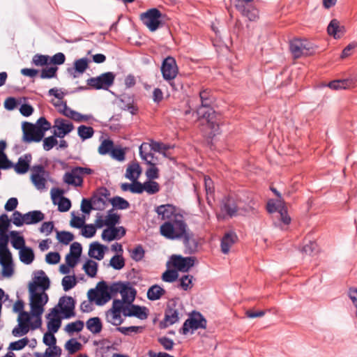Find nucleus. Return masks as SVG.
<instances>
[{
	"instance_id": "nucleus-39",
	"label": "nucleus",
	"mask_w": 357,
	"mask_h": 357,
	"mask_svg": "<svg viewBox=\"0 0 357 357\" xmlns=\"http://www.w3.org/2000/svg\"><path fill=\"white\" fill-rule=\"evenodd\" d=\"M120 100L124 104L123 109L129 111L132 114L136 113L137 109L134 106V98L132 96L123 93L121 95Z\"/></svg>"
},
{
	"instance_id": "nucleus-32",
	"label": "nucleus",
	"mask_w": 357,
	"mask_h": 357,
	"mask_svg": "<svg viewBox=\"0 0 357 357\" xmlns=\"http://www.w3.org/2000/svg\"><path fill=\"white\" fill-rule=\"evenodd\" d=\"M0 265L2 266V275L6 278H10L14 273L13 266L12 254L10 259L6 255H0Z\"/></svg>"
},
{
	"instance_id": "nucleus-57",
	"label": "nucleus",
	"mask_w": 357,
	"mask_h": 357,
	"mask_svg": "<svg viewBox=\"0 0 357 357\" xmlns=\"http://www.w3.org/2000/svg\"><path fill=\"white\" fill-rule=\"evenodd\" d=\"M61 283L63 290L65 291H67L73 288L76 285L75 276H65L64 278H63Z\"/></svg>"
},
{
	"instance_id": "nucleus-42",
	"label": "nucleus",
	"mask_w": 357,
	"mask_h": 357,
	"mask_svg": "<svg viewBox=\"0 0 357 357\" xmlns=\"http://www.w3.org/2000/svg\"><path fill=\"white\" fill-rule=\"evenodd\" d=\"M83 269L89 277L94 278L98 271V263L92 259H87L83 265Z\"/></svg>"
},
{
	"instance_id": "nucleus-45",
	"label": "nucleus",
	"mask_w": 357,
	"mask_h": 357,
	"mask_svg": "<svg viewBox=\"0 0 357 357\" xmlns=\"http://www.w3.org/2000/svg\"><path fill=\"white\" fill-rule=\"evenodd\" d=\"M148 149V143H142L139 146V155L142 160H145L146 162L151 166H153L154 163L152 162V160L154 158L153 153H146Z\"/></svg>"
},
{
	"instance_id": "nucleus-27",
	"label": "nucleus",
	"mask_w": 357,
	"mask_h": 357,
	"mask_svg": "<svg viewBox=\"0 0 357 357\" xmlns=\"http://www.w3.org/2000/svg\"><path fill=\"white\" fill-rule=\"evenodd\" d=\"M63 181L68 185L75 187H80L83 185V178L79 176L75 167H73L70 172H66L63 177Z\"/></svg>"
},
{
	"instance_id": "nucleus-21",
	"label": "nucleus",
	"mask_w": 357,
	"mask_h": 357,
	"mask_svg": "<svg viewBox=\"0 0 357 357\" xmlns=\"http://www.w3.org/2000/svg\"><path fill=\"white\" fill-rule=\"evenodd\" d=\"M63 192L62 190L53 188L51 190V197L54 204H56V198L59 197L58 210L60 212H66L69 211L71 207V202L68 198L62 196Z\"/></svg>"
},
{
	"instance_id": "nucleus-1",
	"label": "nucleus",
	"mask_w": 357,
	"mask_h": 357,
	"mask_svg": "<svg viewBox=\"0 0 357 357\" xmlns=\"http://www.w3.org/2000/svg\"><path fill=\"white\" fill-rule=\"evenodd\" d=\"M75 301L73 297H61L58 304L46 315L47 330L43 335H54L61 326L62 319H69L75 316Z\"/></svg>"
},
{
	"instance_id": "nucleus-34",
	"label": "nucleus",
	"mask_w": 357,
	"mask_h": 357,
	"mask_svg": "<svg viewBox=\"0 0 357 357\" xmlns=\"http://www.w3.org/2000/svg\"><path fill=\"white\" fill-rule=\"evenodd\" d=\"M142 174V168L138 162L130 164L125 174V177L130 181H135L139 178Z\"/></svg>"
},
{
	"instance_id": "nucleus-9",
	"label": "nucleus",
	"mask_w": 357,
	"mask_h": 357,
	"mask_svg": "<svg viewBox=\"0 0 357 357\" xmlns=\"http://www.w3.org/2000/svg\"><path fill=\"white\" fill-rule=\"evenodd\" d=\"M207 321L199 312L192 311L189 314L188 318L185 321L181 331L184 335L188 333H193L199 328H206Z\"/></svg>"
},
{
	"instance_id": "nucleus-11",
	"label": "nucleus",
	"mask_w": 357,
	"mask_h": 357,
	"mask_svg": "<svg viewBox=\"0 0 357 357\" xmlns=\"http://www.w3.org/2000/svg\"><path fill=\"white\" fill-rule=\"evenodd\" d=\"M31 181L38 190L43 191L46 189L47 179L50 173L45 170L42 165H36L31 168Z\"/></svg>"
},
{
	"instance_id": "nucleus-19",
	"label": "nucleus",
	"mask_w": 357,
	"mask_h": 357,
	"mask_svg": "<svg viewBox=\"0 0 357 357\" xmlns=\"http://www.w3.org/2000/svg\"><path fill=\"white\" fill-rule=\"evenodd\" d=\"M120 294L122 299H119V301L121 302L123 306H125L134 302L137 295V290L132 286L130 282H123Z\"/></svg>"
},
{
	"instance_id": "nucleus-31",
	"label": "nucleus",
	"mask_w": 357,
	"mask_h": 357,
	"mask_svg": "<svg viewBox=\"0 0 357 357\" xmlns=\"http://www.w3.org/2000/svg\"><path fill=\"white\" fill-rule=\"evenodd\" d=\"M243 1H239L236 5V8L241 12L242 15L247 17L250 21H255L258 18V10L250 5H243Z\"/></svg>"
},
{
	"instance_id": "nucleus-33",
	"label": "nucleus",
	"mask_w": 357,
	"mask_h": 357,
	"mask_svg": "<svg viewBox=\"0 0 357 357\" xmlns=\"http://www.w3.org/2000/svg\"><path fill=\"white\" fill-rule=\"evenodd\" d=\"M238 237L234 232L226 233L221 240V250L224 254L229 252L230 248L235 243Z\"/></svg>"
},
{
	"instance_id": "nucleus-20",
	"label": "nucleus",
	"mask_w": 357,
	"mask_h": 357,
	"mask_svg": "<svg viewBox=\"0 0 357 357\" xmlns=\"http://www.w3.org/2000/svg\"><path fill=\"white\" fill-rule=\"evenodd\" d=\"M54 127L58 130H54V135L59 138L64 137V136L70 133L74 129V126L71 122L61 118L55 119Z\"/></svg>"
},
{
	"instance_id": "nucleus-22",
	"label": "nucleus",
	"mask_w": 357,
	"mask_h": 357,
	"mask_svg": "<svg viewBox=\"0 0 357 357\" xmlns=\"http://www.w3.org/2000/svg\"><path fill=\"white\" fill-rule=\"evenodd\" d=\"M32 284L35 285V291H37V288L40 287L43 290V291L45 292V291L47 290L50 288V280L49 278L46 275L45 271L43 270H40L35 272L33 281L29 283V289L32 286Z\"/></svg>"
},
{
	"instance_id": "nucleus-17",
	"label": "nucleus",
	"mask_w": 357,
	"mask_h": 357,
	"mask_svg": "<svg viewBox=\"0 0 357 357\" xmlns=\"http://www.w3.org/2000/svg\"><path fill=\"white\" fill-rule=\"evenodd\" d=\"M193 257H183L181 255H172L171 263L172 266L181 272H188L195 264Z\"/></svg>"
},
{
	"instance_id": "nucleus-37",
	"label": "nucleus",
	"mask_w": 357,
	"mask_h": 357,
	"mask_svg": "<svg viewBox=\"0 0 357 357\" xmlns=\"http://www.w3.org/2000/svg\"><path fill=\"white\" fill-rule=\"evenodd\" d=\"M165 290L158 284H153L147 291V298L150 301L159 300L165 294Z\"/></svg>"
},
{
	"instance_id": "nucleus-26",
	"label": "nucleus",
	"mask_w": 357,
	"mask_h": 357,
	"mask_svg": "<svg viewBox=\"0 0 357 357\" xmlns=\"http://www.w3.org/2000/svg\"><path fill=\"white\" fill-rule=\"evenodd\" d=\"M32 160L31 153H26L23 156L19 158L17 162L13 165L15 171L18 174H24L26 173L30 167V163Z\"/></svg>"
},
{
	"instance_id": "nucleus-52",
	"label": "nucleus",
	"mask_w": 357,
	"mask_h": 357,
	"mask_svg": "<svg viewBox=\"0 0 357 357\" xmlns=\"http://www.w3.org/2000/svg\"><path fill=\"white\" fill-rule=\"evenodd\" d=\"M113 209H110L107 211V215L106 216V226L109 228L119 224L120 222V215L117 213H112Z\"/></svg>"
},
{
	"instance_id": "nucleus-61",
	"label": "nucleus",
	"mask_w": 357,
	"mask_h": 357,
	"mask_svg": "<svg viewBox=\"0 0 357 357\" xmlns=\"http://www.w3.org/2000/svg\"><path fill=\"white\" fill-rule=\"evenodd\" d=\"M178 277L176 270H167L162 273V279L167 282H173Z\"/></svg>"
},
{
	"instance_id": "nucleus-30",
	"label": "nucleus",
	"mask_w": 357,
	"mask_h": 357,
	"mask_svg": "<svg viewBox=\"0 0 357 357\" xmlns=\"http://www.w3.org/2000/svg\"><path fill=\"white\" fill-rule=\"evenodd\" d=\"M178 320V312L176 309L168 307L165 310V318L160 323V328H166Z\"/></svg>"
},
{
	"instance_id": "nucleus-16",
	"label": "nucleus",
	"mask_w": 357,
	"mask_h": 357,
	"mask_svg": "<svg viewBox=\"0 0 357 357\" xmlns=\"http://www.w3.org/2000/svg\"><path fill=\"white\" fill-rule=\"evenodd\" d=\"M110 195L109 190L105 187L100 188L93 192L91 199L93 204L94 210L102 211L107 206V200Z\"/></svg>"
},
{
	"instance_id": "nucleus-44",
	"label": "nucleus",
	"mask_w": 357,
	"mask_h": 357,
	"mask_svg": "<svg viewBox=\"0 0 357 357\" xmlns=\"http://www.w3.org/2000/svg\"><path fill=\"white\" fill-rule=\"evenodd\" d=\"M94 130L91 126L81 125L77 128V135L82 141H85L93 136Z\"/></svg>"
},
{
	"instance_id": "nucleus-3",
	"label": "nucleus",
	"mask_w": 357,
	"mask_h": 357,
	"mask_svg": "<svg viewBox=\"0 0 357 357\" xmlns=\"http://www.w3.org/2000/svg\"><path fill=\"white\" fill-rule=\"evenodd\" d=\"M35 285L29 288L31 314L34 320L32 322V330L41 327V316L44 312V306L48 302V295L45 292L38 293L34 290Z\"/></svg>"
},
{
	"instance_id": "nucleus-40",
	"label": "nucleus",
	"mask_w": 357,
	"mask_h": 357,
	"mask_svg": "<svg viewBox=\"0 0 357 357\" xmlns=\"http://www.w3.org/2000/svg\"><path fill=\"white\" fill-rule=\"evenodd\" d=\"M10 236L11 237V244L15 249L20 250L26 247L24 237L19 236L16 231H10Z\"/></svg>"
},
{
	"instance_id": "nucleus-53",
	"label": "nucleus",
	"mask_w": 357,
	"mask_h": 357,
	"mask_svg": "<svg viewBox=\"0 0 357 357\" xmlns=\"http://www.w3.org/2000/svg\"><path fill=\"white\" fill-rule=\"evenodd\" d=\"M144 191L149 195H153L159 192L160 185L156 181H148L144 183Z\"/></svg>"
},
{
	"instance_id": "nucleus-23",
	"label": "nucleus",
	"mask_w": 357,
	"mask_h": 357,
	"mask_svg": "<svg viewBox=\"0 0 357 357\" xmlns=\"http://www.w3.org/2000/svg\"><path fill=\"white\" fill-rule=\"evenodd\" d=\"M155 212L160 217L161 220L167 221L174 220L176 215H182L176 212V206L172 204H164L157 206Z\"/></svg>"
},
{
	"instance_id": "nucleus-8",
	"label": "nucleus",
	"mask_w": 357,
	"mask_h": 357,
	"mask_svg": "<svg viewBox=\"0 0 357 357\" xmlns=\"http://www.w3.org/2000/svg\"><path fill=\"white\" fill-rule=\"evenodd\" d=\"M109 287L104 280L97 284L96 289H91L87 294L88 299L94 301L97 305H103L110 300Z\"/></svg>"
},
{
	"instance_id": "nucleus-14",
	"label": "nucleus",
	"mask_w": 357,
	"mask_h": 357,
	"mask_svg": "<svg viewBox=\"0 0 357 357\" xmlns=\"http://www.w3.org/2000/svg\"><path fill=\"white\" fill-rule=\"evenodd\" d=\"M22 132V140L26 143H31L33 142H39L44 137L43 131L37 128L36 125L29 122L25 121L23 123Z\"/></svg>"
},
{
	"instance_id": "nucleus-62",
	"label": "nucleus",
	"mask_w": 357,
	"mask_h": 357,
	"mask_svg": "<svg viewBox=\"0 0 357 357\" xmlns=\"http://www.w3.org/2000/svg\"><path fill=\"white\" fill-rule=\"evenodd\" d=\"M35 125L41 131H43V135H45V132L51 128L50 123L43 116L40 117Z\"/></svg>"
},
{
	"instance_id": "nucleus-4",
	"label": "nucleus",
	"mask_w": 357,
	"mask_h": 357,
	"mask_svg": "<svg viewBox=\"0 0 357 357\" xmlns=\"http://www.w3.org/2000/svg\"><path fill=\"white\" fill-rule=\"evenodd\" d=\"M188 225L183 215H176L174 220L165 221L160 227V234L167 239L181 238L187 231Z\"/></svg>"
},
{
	"instance_id": "nucleus-28",
	"label": "nucleus",
	"mask_w": 357,
	"mask_h": 357,
	"mask_svg": "<svg viewBox=\"0 0 357 357\" xmlns=\"http://www.w3.org/2000/svg\"><path fill=\"white\" fill-rule=\"evenodd\" d=\"M328 33L332 36L335 39L341 38L345 33V27L340 24V22L337 19H333L328 27Z\"/></svg>"
},
{
	"instance_id": "nucleus-6",
	"label": "nucleus",
	"mask_w": 357,
	"mask_h": 357,
	"mask_svg": "<svg viewBox=\"0 0 357 357\" xmlns=\"http://www.w3.org/2000/svg\"><path fill=\"white\" fill-rule=\"evenodd\" d=\"M238 215L239 206L237 199L231 195L223 197L220 203V213L217 215L218 219L232 218Z\"/></svg>"
},
{
	"instance_id": "nucleus-54",
	"label": "nucleus",
	"mask_w": 357,
	"mask_h": 357,
	"mask_svg": "<svg viewBox=\"0 0 357 357\" xmlns=\"http://www.w3.org/2000/svg\"><path fill=\"white\" fill-rule=\"evenodd\" d=\"M82 348V344L75 338L69 340L66 344V349L70 354H75L79 351Z\"/></svg>"
},
{
	"instance_id": "nucleus-35",
	"label": "nucleus",
	"mask_w": 357,
	"mask_h": 357,
	"mask_svg": "<svg viewBox=\"0 0 357 357\" xmlns=\"http://www.w3.org/2000/svg\"><path fill=\"white\" fill-rule=\"evenodd\" d=\"M24 222L26 225L36 224L45 218V215L40 211H31L24 214Z\"/></svg>"
},
{
	"instance_id": "nucleus-10",
	"label": "nucleus",
	"mask_w": 357,
	"mask_h": 357,
	"mask_svg": "<svg viewBox=\"0 0 357 357\" xmlns=\"http://www.w3.org/2000/svg\"><path fill=\"white\" fill-rule=\"evenodd\" d=\"M115 75L112 72H107L96 77H91L86 80L87 85L96 90H107L113 84Z\"/></svg>"
},
{
	"instance_id": "nucleus-5",
	"label": "nucleus",
	"mask_w": 357,
	"mask_h": 357,
	"mask_svg": "<svg viewBox=\"0 0 357 357\" xmlns=\"http://www.w3.org/2000/svg\"><path fill=\"white\" fill-rule=\"evenodd\" d=\"M24 302L18 300L13 306V311L19 313L17 318L18 324L13 329L12 335H26L32 330V317L27 312L24 311Z\"/></svg>"
},
{
	"instance_id": "nucleus-24",
	"label": "nucleus",
	"mask_w": 357,
	"mask_h": 357,
	"mask_svg": "<svg viewBox=\"0 0 357 357\" xmlns=\"http://www.w3.org/2000/svg\"><path fill=\"white\" fill-rule=\"evenodd\" d=\"M89 66V59L86 57L79 59L75 61L74 67L68 68V73L73 77L77 78L85 72Z\"/></svg>"
},
{
	"instance_id": "nucleus-41",
	"label": "nucleus",
	"mask_w": 357,
	"mask_h": 357,
	"mask_svg": "<svg viewBox=\"0 0 357 357\" xmlns=\"http://www.w3.org/2000/svg\"><path fill=\"white\" fill-rule=\"evenodd\" d=\"M109 202L111 203L114 208L119 209V210H125L130 207L129 202L125 199L124 198L115 196L110 199Z\"/></svg>"
},
{
	"instance_id": "nucleus-46",
	"label": "nucleus",
	"mask_w": 357,
	"mask_h": 357,
	"mask_svg": "<svg viewBox=\"0 0 357 357\" xmlns=\"http://www.w3.org/2000/svg\"><path fill=\"white\" fill-rule=\"evenodd\" d=\"M257 213V210L255 207V203L252 199L250 200L247 204L243 206H239V215L245 216L248 214L255 215Z\"/></svg>"
},
{
	"instance_id": "nucleus-36",
	"label": "nucleus",
	"mask_w": 357,
	"mask_h": 357,
	"mask_svg": "<svg viewBox=\"0 0 357 357\" xmlns=\"http://www.w3.org/2000/svg\"><path fill=\"white\" fill-rule=\"evenodd\" d=\"M20 260L24 264H31L34 260V252L31 248L26 246L19 250Z\"/></svg>"
},
{
	"instance_id": "nucleus-49",
	"label": "nucleus",
	"mask_w": 357,
	"mask_h": 357,
	"mask_svg": "<svg viewBox=\"0 0 357 357\" xmlns=\"http://www.w3.org/2000/svg\"><path fill=\"white\" fill-rule=\"evenodd\" d=\"M84 327V322L80 320L75 321L74 322L69 323L65 326L64 331L68 333H73L75 332H79Z\"/></svg>"
},
{
	"instance_id": "nucleus-50",
	"label": "nucleus",
	"mask_w": 357,
	"mask_h": 357,
	"mask_svg": "<svg viewBox=\"0 0 357 357\" xmlns=\"http://www.w3.org/2000/svg\"><path fill=\"white\" fill-rule=\"evenodd\" d=\"M131 258L135 261H139L144 257L145 251L142 245H137L130 250Z\"/></svg>"
},
{
	"instance_id": "nucleus-60",
	"label": "nucleus",
	"mask_w": 357,
	"mask_h": 357,
	"mask_svg": "<svg viewBox=\"0 0 357 357\" xmlns=\"http://www.w3.org/2000/svg\"><path fill=\"white\" fill-rule=\"evenodd\" d=\"M192 279L193 276L190 275H183L180 278V284L178 287H181L182 289L187 291L189 289H191L192 287Z\"/></svg>"
},
{
	"instance_id": "nucleus-55",
	"label": "nucleus",
	"mask_w": 357,
	"mask_h": 357,
	"mask_svg": "<svg viewBox=\"0 0 357 357\" xmlns=\"http://www.w3.org/2000/svg\"><path fill=\"white\" fill-rule=\"evenodd\" d=\"M54 106L57 108L58 112L62 114L63 116L68 117L70 112L73 110L68 107L66 102H63L61 100L56 102H53Z\"/></svg>"
},
{
	"instance_id": "nucleus-48",
	"label": "nucleus",
	"mask_w": 357,
	"mask_h": 357,
	"mask_svg": "<svg viewBox=\"0 0 357 357\" xmlns=\"http://www.w3.org/2000/svg\"><path fill=\"white\" fill-rule=\"evenodd\" d=\"M114 148V142L111 139H105L102 142L98 147V153L100 155L111 154V151Z\"/></svg>"
},
{
	"instance_id": "nucleus-2",
	"label": "nucleus",
	"mask_w": 357,
	"mask_h": 357,
	"mask_svg": "<svg viewBox=\"0 0 357 357\" xmlns=\"http://www.w3.org/2000/svg\"><path fill=\"white\" fill-rule=\"evenodd\" d=\"M199 98L201 105L197 107L196 113L199 118L206 121L207 126L211 130L210 134L215 135L219 125L215 121V111L211 107L215 100L211 91L208 89L200 91Z\"/></svg>"
},
{
	"instance_id": "nucleus-15",
	"label": "nucleus",
	"mask_w": 357,
	"mask_h": 357,
	"mask_svg": "<svg viewBox=\"0 0 357 357\" xmlns=\"http://www.w3.org/2000/svg\"><path fill=\"white\" fill-rule=\"evenodd\" d=\"M123 316L125 317H135L140 320H145L149 316V309L145 306L138 305L127 304L124 306Z\"/></svg>"
},
{
	"instance_id": "nucleus-12",
	"label": "nucleus",
	"mask_w": 357,
	"mask_h": 357,
	"mask_svg": "<svg viewBox=\"0 0 357 357\" xmlns=\"http://www.w3.org/2000/svg\"><path fill=\"white\" fill-rule=\"evenodd\" d=\"M161 17V12L155 8H151L140 15L141 20L151 31H155L158 29Z\"/></svg>"
},
{
	"instance_id": "nucleus-47",
	"label": "nucleus",
	"mask_w": 357,
	"mask_h": 357,
	"mask_svg": "<svg viewBox=\"0 0 357 357\" xmlns=\"http://www.w3.org/2000/svg\"><path fill=\"white\" fill-rule=\"evenodd\" d=\"M109 265L115 270H121L125 266L124 258L121 255H116L111 258Z\"/></svg>"
},
{
	"instance_id": "nucleus-56",
	"label": "nucleus",
	"mask_w": 357,
	"mask_h": 357,
	"mask_svg": "<svg viewBox=\"0 0 357 357\" xmlns=\"http://www.w3.org/2000/svg\"><path fill=\"white\" fill-rule=\"evenodd\" d=\"M349 82L347 79L333 80L328 84V86L335 90L345 89L348 87Z\"/></svg>"
},
{
	"instance_id": "nucleus-7",
	"label": "nucleus",
	"mask_w": 357,
	"mask_h": 357,
	"mask_svg": "<svg viewBox=\"0 0 357 357\" xmlns=\"http://www.w3.org/2000/svg\"><path fill=\"white\" fill-rule=\"evenodd\" d=\"M160 70L163 79L169 83L173 90L177 91L180 84H176L174 82L178 72L174 58L167 56L165 59L162 63Z\"/></svg>"
},
{
	"instance_id": "nucleus-59",
	"label": "nucleus",
	"mask_w": 357,
	"mask_h": 357,
	"mask_svg": "<svg viewBox=\"0 0 357 357\" xmlns=\"http://www.w3.org/2000/svg\"><path fill=\"white\" fill-rule=\"evenodd\" d=\"M50 56L47 55L35 54L32 59V63L36 66H43L49 63Z\"/></svg>"
},
{
	"instance_id": "nucleus-51",
	"label": "nucleus",
	"mask_w": 357,
	"mask_h": 357,
	"mask_svg": "<svg viewBox=\"0 0 357 357\" xmlns=\"http://www.w3.org/2000/svg\"><path fill=\"white\" fill-rule=\"evenodd\" d=\"M56 238L64 245H68L74 239V235L70 231H57Z\"/></svg>"
},
{
	"instance_id": "nucleus-18",
	"label": "nucleus",
	"mask_w": 357,
	"mask_h": 357,
	"mask_svg": "<svg viewBox=\"0 0 357 357\" xmlns=\"http://www.w3.org/2000/svg\"><path fill=\"white\" fill-rule=\"evenodd\" d=\"M310 48L306 40L296 38L291 40L289 43V50L294 58H300L303 55L308 54Z\"/></svg>"
},
{
	"instance_id": "nucleus-38",
	"label": "nucleus",
	"mask_w": 357,
	"mask_h": 357,
	"mask_svg": "<svg viewBox=\"0 0 357 357\" xmlns=\"http://www.w3.org/2000/svg\"><path fill=\"white\" fill-rule=\"evenodd\" d=\"M87 329L93 334L99 333L102 328L101 320L99 317H92L86 322Z\"/></svg>"
},
{
	"instance_id": "nucleus-58",
	"label": "nucleus",
	"mask_w": 357,
	"mask_h": 357,
	"mask_svg": "<svg viewBox=\"0 0 357 357\" xmlns=\"http://www.w3.org/2000/svg\"><path fill=\"white\" fill-rule=\"evenodd\" d=\"M284 204L281 200H278L277 202H274L273 200H270L267 203L266 209L268 212L273 213L275 212H280V208H284Z\"/></svg>"
},
{
	"instance_id": "nucleus-25",
	"label": "nucleus",
	"mask_w": 357,
	"mask_h": 357,
	"mask_svg": "<svg viewBox=\"0 0 357 357\" xmlns=\"http://www.w3.org/2000/svg\"><path fill=\"white\" fill-rule=\"evenodd\" d=\"M183 242L185 247V254H194L197 250L198 243L194 238V234L191 231H185V235L182 236Z\"/></svg>"
},
{
	"instance_id": "nucleus-13",
	"label": "nucleus",
	"mask_w": 357,
	"mask_h": 357,
	"mask_svg": "<svg viewBox=\"0 0 357 357\" xmlns=\"http://www.w3.org/2000/svg\"><path fill=\"white\" fill-rule=\"evenodd\" d=\"M124 306L119 299H114L112 307L106 312V320L114 326H119L123 321L121 314H123Z\"/></svg>"
},
{
	"instance_id": "nucleus-64",
	"label": "nucleus",
	"mask_w": 357,
	"mask_h": 357,
	"mask_svg": "<svg viewBox=\"0 0 357 357\" xmlns=\"http://www.w3.org/2000/svg\"><path fill=\"white\" fill-rule=\"evenodd\" d=\"M61 354V349L56 344L49 347L45 351V357H59Z\"/></svg>"
},
{
	"instance_id": "nucleus-43",
	"label": "nucleus",
	"mask_w": 357,
	"mask_h": 357,
	"mask_svg": "<svg viewBox=\"0 0 357 357\" xmlns=\"http://www.w3.org/2000/svg\"><path fill=\"white\" fill-rule=\"evenodd\" d=\"M8 241L9 236L6 232H0V255H6L10 259L11 252L8 248Z\"/></svg>"
},
{
	"instance_id": "nucleus-63",
	"label": "nucleus",
	"mask_w": 357,
	"mask_h": 357,
	"mask_svg": "<svg viewBox=\"0 0 357 357\" xmlns=\"http://www.w3.org/2000/svg\"><path fill=\"white\" fill-rule=\"evenodd\" d=\"M57 67L51 66L48 68H43L40 73V78L42 79H51L56 76Z\"/></svg>"
},
{
	"instance_id": "nucleus-29",
	"label": "nucleus",
	"mask_w": 357,
	"mask_h": 357,
	"mask_svg": "<svg viewBox=\"0 0 357 357\" xmlns=\"http://www.w3.org/2000/svg\"><path fill=\"white\" fill-rule=\"evenodd\" d=\"M107 246L100 244L99 242L95 241L90 244L89 249V256L97 260H101L105 255V251Z\"/></svg>"
}]
</instances>
